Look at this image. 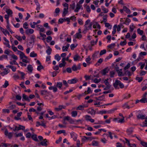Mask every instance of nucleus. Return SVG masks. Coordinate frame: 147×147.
<instances>
[{"label": "nucleus", "instance_id": "nucleus-1", "mask_svg": "<svg viewBox=\"0 0 147 147\" xmlns=\"http://www.w3.org/2000/svg\"><path fill=\"white\" fill-rule=\"evenodd\" d=\"M118 86H119L121 88H123L124 87V84L120 81L116 80H115V83L113 84V86L115 88H117L118 87Z\"/></svg>", "mask_w": 147, "mask_h": 147}, {"label": "nucleus", "instance_id": "nucleus-2", "mask_svg": "<svg viewBox=\"0 0 147 147\" xmlns=\"http://www.w3.org/2000/svg\"><path fill=\"white\" fill-rule=\"evenodd\" d=\"M84 0H80L79 2L78 3H77L76 9L74 10V12L76 13L78 12L79 10L81 9L82 6L80 4H82L84 2Z\"/></svg>", "mask_w": 147, "mask_h": 147}, {"label": "nucleus", "instance_id": "nucleus-3", "mask_svg": "<svg viewBox=\"0 0 147 147\" xmlns=\"http://www.w3.org/2000/svg\"><path fill=\"white\" fill-rule=\"evenodd\" d=\"M11 56L10 58L11 61L9 62L12 65L16 64V60L17 59V57L16 56Z\"/></svg>", "mask_w": 147, "mask_h": 147}, {"label": "nucleus", "instance_id": "nucleus-4", "mask_svg": "<svg viewBox=\"0 0 147 147\" xmlns=\"http://www.w3.org/2000/svg\"><path fill=\"white\" fill-rule=\"evenodd\" d=\"M81 69V65L80 64L77 65L74 64L72 67V69L74 71H75L80 70Z\"/></svg>", "mask_w": 147, "mask_h": 147}, {"label": "nucleus", "instance_id": "nucleus-5", "mask_svg": "<svg viewBox=\"0 0 147 147\" xmlns=\"http://www.w3.org/2000/svg\"><path fill=\"white\" fill-rule=\"evenodd\" d=\"M4 134L6 136H7L9 139H10L13 136V133L8 132L7 130V129H5V131Z\"/></svg>", "mask_w": 147, "mask_h": 147}, {"label": "nucleus", "instance_id": "nucleus-6", "mask_svg": "<svg viewBox=\"0 0 147 147\" xmlns=\"http://www.w3.org/2000/svg\"><path fill=\"white\" fill-rule=\"evenodd\" d=\"M20 58L23 62L27 63L29 62V59L26 56H20Z\"/></svg>", "mask_w": 147, "mask_h": 147}, {"label": "nucleus", "instance_id": "nucleus-7", "mask_svg": "<svg viewBox=\"0 0 147 147\" xmlns=\"http://www.w3.org/2000/svg\"><path fill=\"white\" fill-rule=\"evenodd\" d=\"M85 118L86 121H90L91 123H94V119H92L91 116L88 115H85Z\"/></svg>", "mask_w": 147, "mask_h": 147}, {"label": "nucleus", "instance_id": "nucleus-8", "mask_svg": "<svg viewBox=\"0 0 147 147\" xmlns=\"http://www.w3.org/2000/svg\"><path fill=\"white\" fill-rule=\"evenodd\" d=\"M25 129V127L21 125H19V127L15 126V128L13 129V131H18L20 129L24 130Z\"/></svg>", "mask_w": 147, "mask_h": 147}, {"label": "nucleus", "instance_id": "nucleus-9", "mask_svg": "<svg viewBox=\"0 0 147 147\" xmlns=\"http://www.w3.org/2000/svg\"><path fill=\"white\" fill-rule=\"evenodd\" d=\"M34 32V30L32 29H29L26 30L25 31V33L27 35H29V34H32Z\"/></svg>", "mask_w": 147, "mask_h": 147}, {"label": "nucleus", "instance_id": "nucleus-10", "mask_svg": "<svg viewBox=\"0 0 147 147\" xmlns=\"http://www.w3.org/2000/svg\"><path fill=\"white\" fill-rule=\"evenodd\" d=\"M78 81V80L76 78L69 80L67 82L69 84H75Z\"/></svg>", "mask_w": 147, "mask_h": 147}, {"label": "nucleus", "instance_id": "nucleus-11", "mask_svg": "<svg viewBox=\"0 0 147 147\" xmlns=\"http://www.w3.org/2000/svg\"><path fill=\"white\" fill-rule=\"evenodd\" d=\"M83 58V56L81 57L80 56H74L73 58L74 61H77L81 60Z\"/></svg>", "mask_w": 147, "mask_h": 147}, {"label": "nucleus", "instance_id": "nucleus-12", "mask_svg": "<svg viewBox=\"0 0 147 147\" xmlns=\"http://www.w3.org/2000/svg\"><path fill=\"white\" fill-rule=\"evenodd\" d=\"M4 70L5 71L0 73L1 75L3 76L7 74L9 72V70L8 69H5Z\"/></svg>", "mask_w": 147, "mask_h": 147}, {"label": "nucleus", "instance_id": "nucleus-13", "mask_svg": "<svg viewBox=\"0 0 147 147\" xmlns=\"http://www.w3.org/2000/svg\"><path fill=\"white\" fill-rule=\"evenodd\" d=\"M133 132V129L132 128H129L126 130V132L128 135H130Z\"/></svg>", "mask_w": 147, "mask_h": 147}, {"label": "nucleus", "instance_id": "nucleus-14", "mask_svg": "<svg viewBox=\"0 0 147 147\" xmlns=\"http://www.w3.org/2000/svg\"><path fill=\"white\" fill-rule=\"evenodd\" d=\"M109 71V69L108 68H106L102 70L101 71V73L102 75H105Z\"/></svg>", "mask_w": 147, "mask_h": 147}, {"label": "nucleus", "instance_id": "nucleus-15", "mask_svg": "<svg viewBox=\"0 0 147 147\" xmlns=\"http://www.w3.org/2000/svg\"><path fill=\"white\" fill-rule=\"evenodd\" d=\"M88 113L91 115H94L95 114V111L92 109H89L87 110Z\"/></svg>", "mask_w": 147, "mask_h": 147}, {"label": "nucleus", "instance_id": "nucleus-16", "mask_svg": "<svg viewBox=\"0 0 147 147\" xmlns=\"http://www.w3.org/2000/svg\"><path fill=\"white\" fill-rule=\"evenodd\" d=\"M70 135L72 138H73L74 140L76 141L77 140V135L74 132H72L70 133Z\"/></svg>", "mask_w": 147, "mask_h": 147}, {"label": "nucleus", "instance_id": "nucleus-17", "mask_svg": "<svg viewBox=\"0 0 147 147\" xmlns=\"http://www.w3.org/2000/svg\"><path fill=\"white\" fill-rule=\"evenodd\" d=\"M145 115L142 114H139L137 116V118L138 119H146V117L145 116Z\"/></svg>", "mask_w": 147, "mask_h": 147}, {"label": "nucleus", "instance_id": "nucleus-18", "mask_svg": "<svg viewBox=\"0 0 147 147\" xmlns=\"http://www.w3.org/2000/svg\"><path fill=\"white\" fill-rule=\"evenodd\" d=\"M68 8H64L63 9V12L62 14V16L64 17L68 12Z\"/></svg>", "mask_w": 147, "mask_h": 147}, {"label": "nucleus", "instance_id": "nucleus-19", "mask_svg": "<svg viewBox=\"0 0 147 147\" xmlns=\"http://www.w3.org/2000/svg\"><path fill=\"white\" fill-rule=\"evenodd\" d=\"M123 9L127 13L129 14L131 13L130 10L125 6H123Z\"/></svg>", "mask_w": 147, "mask_h": 147}, {"label": "nucleus", "instance_id": "nucleus-20", "mask_svg": "<svg viewBox=\"0 0 147 147\" xmlns=\"http://www.w3.org/2000/svg\"><path fill=\"white\" fill-rule=\"evenodd\" d=\"M125 74L126 76L130 77L133 74V72H131L128 70H126L125 71Z\"/></svg>", "mask_w": 147, "mask_h": 147}, {"label": "nucleus", "instance_id": "nucleus-21", "mask_svg": "<svg viewBox=\"0 0 147 147\" xmlns=\"http://www.w3.org/2000/svg\"><path fill=\"white\" fill-rule=\"evenodd\" d=\"M22 100L24 101H25V100H26L28 101H30V100L28 97L25 94H23L22 95Z\"/></svg>", "mask_w": 147, "mask_h": 147}, {"label": "nucleus", "instance_id": "nucleus-22", "mask_svg": "<svg viewBox=\"0 0 147 147\" xmlns=\"http://www.w3.org/2000/svg\"><path fill=\"white\" fill-rule=\"evenodd\" d=\"M131 22V20L129 18H127L126 19L125 22H123V24H125L126 25H129V23Z\"/></svg>", "mask_w": 147, "mask_h": 147}, {"label": "nucleus", "instance_id": "nucleus-23", "mask_svg": "<svg viewBox=\"0 0 147 147\" xmlns=\"http://www.w3.org/2000/svg\"><path fill=\"white\" fill-rule=\"evenodd\" d=\"M47 140L46 139H44L43 141L40 142V144L42 146H47Z\"/></svg>", "mask_w": 147, "mask_h": 147}, {"label": "nucleus", "instance_id": "nucleus-24", "mask_svg": "<svg viewBox=\"0 0 147 147\" xmlns=\"http://www.w3.org/2000/svg\"><path fill=\"white\" fill-rule=\"evenodd\" d=\"M85 107L84 105H80L78 106L76 108V109L77 110H82L84 109V108Z\"/></svg>", "mask_w": 147, "mask_h": 147}, {"label": "nucleus", "instance_id": "nucleus-25", "mask_svg": "<svg viewBox=\"0 0 147 147\" xmlns=\"http://www.w3.org/2000/svg\"><path fill=\"white\" fill-rule=\"evenodd\" d=\"M75 38H79L82 37V35L80 33H77L74 36Z\"/></svg>", "mask_w": 147, "mask_h": 147}, {"label": "nucleus", "instance_id": "nucleus-26", "mask_svg": "<svg viewBox=\"0 0 147 147\" xmlns=\"http://www.w3.org/2000/svg\"><path fill=\"white\" fill-rule=\"evenodd\" d=\"M6 12L7 13V15H9V16L12 15L13 13V12L12 10L9 9H7V10L6 11Z\"/></svg>", "mask_w": 147, "mask_h": 147}, {"label": "nucleus", "instance_id": "nucleus-27", "mask_svg": "<svg viewBox=\"0 0 147 147\" xmlns=\"http://www.w3.org/2000/svg\"><path fill=\"white\" fill-rule=\"evenodd\" d=\"M117 110V108H113L107 111V113L109 114L112 113H113L115 110Z\"/></svg>", "mask_w": 147, "mask_h": 147}, {"label": "nucleus", "instance_id": "nucleus-28", "mask_svg": "<svg viewBox=\"0 0 147 147\" xmlns=\"http://www.w3.org/2000/svg\"><path fill=\"white\" fill-rule=\"evenodd\" d=\"M137 32L140 35H142L144 33L143 31L142 30H141L139 28L137 29Z\"/></svg>", "mask_w": 147, "mask_h": 147}, {"label": "nucleus", "instance_id": "nucleus-29", "mask_svg": "<svg viewBox=\"0 0 147 147\" xmlns=\"http://www.w3.org/2000/svg\"><path fill=\"white\" fill-rule=\"evenodd\" d=\"M92 145L94 146H98V142L97 141L93 140L92 142Z\"/></svg>", "mask_w": 147, "mask_h": 147}, {"label": "nucleus", "instance_id": "nucleus-30", "mask_svg": "<svg viewBox=\"0 0 147 147\" xmlns=\"http://www.w3.org/2000/svg\"><path fill=\"white\" fill-rule=\"evenodd\" d=\"M140 101L142 103H145L147 102V98L143 97L140 100Z\"/></svg>", "mask_w": 147, "mask_h": 147}, {"label": "nucleus", "instance_id": "nucleus-31", "mask_svg": "<svg viewBox=\"0 0 147 147\" xmlns=\"http://www.w3.org/2000/svg\"><path fill=\"white\" fill-rule=\"evenodd\" d=\"M70 8L72 10H75L76 5L75 3L74 2H73V3L70 5Z\"/></svg>", "mask_w": 147, "mask_h": 147}, {"label": "nucleus", "instance_id": "nucleus-32", "mask_svg": "<svg viewBox=\"0 0 147 147\" xmlns=\"http://www.w3.org/2000/svg\"><path fill=\"white\" fill-rule=\"evenodd\" d=\"M62 84L61 82H59L57 83L56 86L59 89H61L62 86Z\"/></svg>", "mask_w": 147, "mask_h": 147}, {"label": "nucleus", "instance_id": "nucleus-33", "mask_svg": "<svg viewBox=\"0 0 147 147\" xmlns=\"http://www.w3.org/2000/svg\"><path fill=\"white\" fill-rule=\"evenodd\" d=\"M30 24L31 28H34L35 27V25H36L35 22H33L32 23L30 22Z\"/></svg>", "mask_w": 147, "mask_h": 147}, {"label": "nucleus", "instance_id": "nucleus-34", "mask_svg": "<svg viewBox=\"0 0 147 147\" xmlns=\"http://www.w3.org/2000/svg\"><path fill=\"white\" fill-rule=\"evenodd\" d=\"M104 97L105 95H103L101 96H99L98 98H96V99L97 100H99L100 101H101L102 100H104Z\"/></svg>", "mask_w": 147, "mask_h": 147}, {"label": "nucleus", "instance_id": "nucleus-35", "mask_svg": "<svg viewBox=\"0 0 147 147\" xmlns=\"http://www.w3.org/2000/svg\"><path fill=\"white\" fill-rule=\"evenodd\" d=\"M9 85L8 82L7 80H5L4 84L3 85V87L4 88H6Z\"/></svg>", "mask_w": 147, "mask_h": 147}, {"label": "nucleus", "instance_id": "nucleus-36", "mask_svg": "<svg viewBox=\"0 0 147 147\" xmlns=\"http://www.w3.org/2000/svg\"><path fill=\"white\" fill-rule=\"evenodd\" d=\"M27 69L28 71L31 73L33 70L32 65H28L27 67Z\"/></svg>", "mask_w": 147, "mask_h": 147}, {"label": "nucleus", "instance_id": "nucleus-37", "mask_svg": "<svg viewBox=\"0 0 147 147\" xmlns=\"http://www.w3.org/2000/svg\"><path fill=\"white\" fill-rule=\"evenodd\" d=\"M108 16L107 15H106L104 16H103V20L101 22V23H102L103 22H106L107 21V18Z\"/></svg>", "mask_w": 147, "mask_h": 147}, {"label": "nucleus", "instance_id": "nucleus-38", "mask_svg": "<svg viewBox=\"0 0 147 147\" xmlns=\"http://www.w3.org/2000/svg\"><path fill=\"white\" fill-rule=\"evenodd\" d=\"M32 139L36 141H38V139L36 137V134L33 135L32 136Z\"/></svg>", "mask_w": 147, "mask_h": 147}, {"label": "nucleus", "instance_id": "nucleus-39", "mask_svg": "<svg viewBox=\"0 0 147 147\" xmlns=\"http://www.w3.org/2000/svg\"><path fill=\"white\" fill-rule=\"evenodd\" d=\"M47 93V91L45 90H41L40 93L42 95H45Z\"/></svg>", "mask_w": 147, "mask_h": 147}, {"label": "nucleus", "instance_id": "nucleus-40", "mask_svg": "<svg viewBox=\"0 0 147 147\" xmlns=\"http://www.w3.org/2000/svg\"><path fill=\"white\" fill-rule=\"evenodd\" d=\"M52 51V49L49 47L48 49L46 50V53L48 55L51 54V52Z\"/></svg>", "mask_w": 147, "mask_h": 147}, {"label": "nucleus", "instance_id": "nucleus-41", "mask_svg": "<svg viewBox=\"0 0 147 147\" xmlns=\"http://www.w3.org/2000/svg\"><path fill=\"white\" fill-rule=\"evenodd\" d=\"M71 115L73 117H75L77 115V112L76 111H72L71 113Z\"/></svg>", "mask_w": 147, "mask_h": 147}, {"label": "nucleus", "instance_id": "nucleus-42", "mask_svg": "<svg viewBox=\"0 0 147 147\" xmlns=\"http://www.w3.org/2000/svg\"><path fill=\"white\" fill-rule=\"evenodd\" d=\"M108 80L109 79L108 78L106 79L104 81V82L106 86H111V85H110V84L108 82Z\"/></svg>", "mask_w": 147, "mask_h": 147}, {"label": "nucleus", "instance_id": "nucleus-43", "mask_svg": "<svg viewBox=\"0 0 147 147\" xmlns=\"http://www.w3.org/2000/svg\"><path fill=\"white\" fill-rule=\"evenodd\" d=\"M127 44V42L126 40H125L123 41H121L120 43V45L122 46H124L125 45Z\"/></svg>", "mask_w": 147, "mask_h": 147}, {"label": "nucleus", "instance_id": "nucleus-44", "mask_svg": "<svg viewBox=\"0 0 147 147\" xmlns=\"http://www.w3.org/2000/svg\"><path fill=\"white\" fill-rule=\"evenodd\" d=\"M86 91L84 93H83L82 94H79L78 96H77V97L78 98V99L79 100H80V98L81 97H82V96L84 95V94L86 95Z\"/></svg>", "mask_w": 147, "mask_h": 147}, {"label": "nucleus", "instance_id": "nucleus-45", "mask_svg": "<svg viewBox=\"0 0 147 147\" xmlns=\"http://www.w3.org/2000/svg\"><path fill=\"white\" fill-rule=\"evenodd\" d=\"M106 52V50L105 49H104L101 50L99 54V55H102L105 54Z\"/></svg>", "mask_w": 147, "mask_h": 147}, {"label": "nucleus", "instance_id": "nucleus-46", "mask_svg": "<svg viewBox=\"0 0 147 147\" xmlns=\"http://www.w3.org/2000/svg\"><path fill=\"white\" fill-rule=\"evenodd\" d=\"M117 122L118 123H123L124 122V117H123V118H122L121 119H119L118 121H117Z\"/></svg>", "mask_w": 147, "mask_h": 147}, {"label": "nucleus", "instance_id": "nucleus-47", "mask_svg": "<svg viewBox=\"0 0 147 147\" xmlns=\"http://www.w3.org/2000/svg\"><path fill=\"white\" fill-rule=\"evenodd\" d=\"M91 76H89L87 75H85L84 77L86 81L91 79Z\"/></svg>", "mask_w": 147, "mask_h": 147}, {"label": "nucleus", "instance_id": "nucleus-48", "mask_svg": "<svg viewBox=\"0 0 147 147\" xmlns=\"http://www.w3.org/2000/svg\"><path fill=\"white\" fill-rule=\"evenodd\" d=\"M122 26L123 25H122V24H120L119 25L117 26V30L118 32L120 31L121 26Z\"/></svg>", "mask_w": 147, "mask_h": 147}, {"label": "nucleus", "instance_id": "nucleus-49", "mask_svg": "<svg viewBox=\"0 0 147 147\" xmlns=\"http://www.w3.org/2000/svg\"><path fill=\"white\" fill-rule=\"evenodd\" d=\"M62 133L63 134L65 133V131L64 130H60L57 131V134H60Z\"/></svg>", "mask_w": 147, "mask_h": 147}, {"label": "nucleus", "instance_id": "nucleus-50", "mask_svg": "<svg viewBox=\"0 0 147 147\" xmlns=\"http://www.w3.org/2000/svg\"><path fill=\"white\" fill-rule=\"evenodd\" d=\"M102 10L104 11V13H107L108 12V9H106L103 6H102Z\"/></svg>", "mask_w": 147, "mask_h": 147}, {"label": "nucleus", "instance_id": "nucleus-51", "mask_svg": "<svg viewBox=\"0 0 147 147\" xmlns=\"http://www.w3.org/2000/svg\"><path fill=\"white\" fill-rule=\"evenodd\" d=\"M17 54L18 55H25L22 52L18 50L17 51Z\"/></svg>", "mask_w": 147, "mask_h": 147}, {"label": "nucleus", "instance_id": "nucleus-52", "mask_svg": "<svg viewBox=\"0 0 147 147\" xmlns=\"http://www.w3.org/2000/svg\"><path fill=\"white\" fill-rule=\"evenodd\" d=\"M122 69H119V70L118 71V75L119 76H123V73L122 71Z\"/></svg>", "mask_w": 147, "mask_h": 147}, {"label": "nucleus", "instance_id": "nucleus-53", "mask_svg": "<svg viewBox=\"0 0 147 147\" xmlns=\"http://www.w3.org/2000/svg\"><path fill=\"white\" fill-rule=\"evenodd\" d=\"M15 37L19 41H21L22 40L21 37L20 36L16 35L15 36Z\"/></svg>", "mask_w": 147, "mask_h": 147}, {"label": "nucleus", "instance_id": "nucleus-54", "mask_svg": "<svg viewBox=\"0 0 147 147\" xmlns=\"http://www.w3.org/2000/svg\"><path fill=\"white\" fill-rule=\"evenodd\" d=\"M78 23L80 25H82L83 24V21L80 18L78 19Z\"/></svg>", "mask_w": 147, "mask_h": 147}, {"label": "nucleus", "instance_id": "nucleus-55", "mask_svg": "<svg viewBox=\"0 0 147 147\" xmlns=\"http://www.w3.org/2000/svg\"><path fill=\"white\" fill-rule=\"evenodd\" d=\"M28 26V24L27 22H25L23 24V27L24 28L26 29L28 28L27 27Z\"/></svg>", "mask_w": 147, "mask_h": 147}, {"label": "nucleus", "instance_id": "nucleus-56", "mask_svg": "<svg viewBox=\"0 0 147 147\" xmlns=\"http://www.w3.org/2000/svg\"><path fill=\"white\" fill-rule=\"evenodd\" d=\"M90 20L89 19H88L87 20L85 23V24L84 25V27H87V25L90 22Z\"/></svg>", "mask_w": 147, "mask_h": 147}, {"label": "nucleus", "instance_id": "nucleus-57", "mask_svg": "<svg viewBox=\"0 0 147 147\" xmlns=\"http://www.w3.org/2000/svg\"><path fill=\"white\" fill-rule=\"evenodd\" d=\"M115 45V44L114 43H112L111 44V45H108V47L109 48H110L111 49L112 48H113Z\"/></svg>", "mask_w": 147, "mask_h": 147}, {"label": "nucleus", "instance_id": "nucleus-58", "mask_svg": "<svg viewBox=\"0 0 147 147\" xmlns=\"http://www.w3.org/2000/svg\"><path fill=\"white\" fill-rule=\"evenodd\" d=\"M30 39L32 41L33 43H34V40L35 39V36L34 35H32L30 37Z\"/></svg>", "mask_w": 147, "mask_h": 147}, {"label": "nucleus", "instance_id": "nucleus-59", "mask_svg": "<svg viewBox=\"0 0 147 147\" xmlns=\"http://www.w3.org/2000/svg\"><path fill=\"white\" fill-rule=\"evenodd\" d=\"M71 118L69 116H66L64 117L63 119V121H65V120H67L68 121H69V119Z\"/></svg>", "mask_w": 147, "mask_h": 147}, {"label": "nucleus", "instance_id": "nucleus-60", "mask_svg": "<svg viewBox=\"0 0 147 147\" xmlns=\"http://www.w3.org/2000/svg\"><path fill=\"white\" fill-rule=\"evenodd\" d=\"M140 144H141L144 147H146V145H147V142H143V141H141L140 142Z\"/></svg>", "mask_w": 147, "mask_h": 147}, {"label": "nucleus", "instance_id": "nucleus-61", "mask_svg": "<svg viewBox=\"0 0 147 147\" xmlns=\"http://www.w3.org/2000/svg\"><path fill=\"white\" fill-rule=\"evenodd\" d=\"M82 141L83 142H84L87 140V137L84 136H83L82 138Z\"/></svg>", "mask_w": 147, "mask_h": 147}, {"label": "nucleus", "instance_id": "nucleus-62", "mask_svg": "<svg viewBox=\"0 0 147 147\" xmlns=\"http://www.w3.org/2000/svg\"><path fill=\"white\" fill-rule=\"evenodd\" d=\"M115 73L113 71H111L110 72V76L111 78L114 77V76L115 75Z\"/></svg>", "mask_w": 147, "mask_h": 147}, {"label": "nucleus", "instance_id": "nucleus-63", "mask_svg": "<svg viewBox=\"0 0 147 147\" xmlns=\"http://www.w3.org/2000/svg\"><path fill=\"white\" fill-rule=\"evenodd\" d=\"M123 107L124 108H127L129 109L130 108L129 106L128 105L127 103H125V104L123 105Z\"/></svg>", "mask_w": 147, "mask_h": 147}, {"label": "nucleus", "instance_id": "nucleus-64", "mask_svg": "<svg viewBox=\"0 0 147 147\" xmlns=\"http://www.w3.org/2000/svg\"><path fill=\"white\" fill-rule=\"evenodd\" d=\"M16 107V105H11L10 106L8 107V108L10 110H12L15 108Z\"/></svg>", "mask_w": 147, "mask_h": 147}]
</instances>
